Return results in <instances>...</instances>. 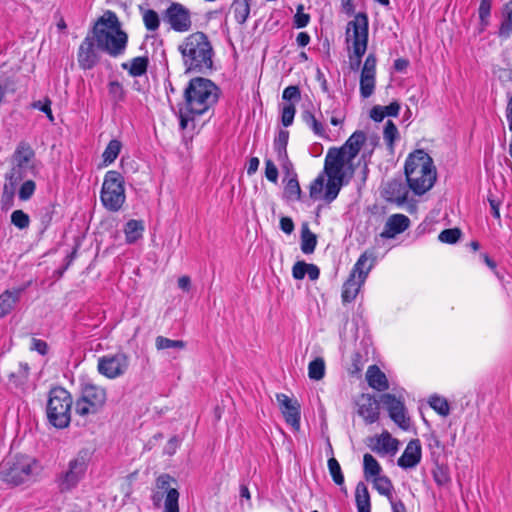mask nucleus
<instances>
[{
	"label": "nucleus",
	"instance_id": "nucleus-1",
	"mask_svg": "<svg viewBox=\"0 0 512 512\" xmlns=\"http://www.w3.org/2000/svg\"><path fill=\"white\" fill-rule=\"evenodd\" d=\"M353 159L338 148H330L325 157L324 171L310 185V197L327 203L335 200L346 176L354 173Z\"/></svg>",
	"mask_w": 512,
	"mask_h": 512
},
{
	"label": "nucleus",
	"instance_id": "nucleus-2",
	"mask_svg": "<svg viewBox=\"0 0 512 512\" xmlns=\"http://www.w3.org/2000/svg\"><path fill=\"white\" fill-rule=\"evenodd\" d=\"M218 92L217 86L209 79H191L185 89V102L179 108L180 128L186 129L194 116L207 112L217 102Z\"/></svg>",
	"mask_w": 512,
	"mask_h": 512
},
{
	"label": "nucleus",
	"instance_id": "nucleus-3",
	"mask_svg": "<svg viewBox=\"0 0 512 512\" xmlns=\"http://www.w3.org/2000/svg\"><path fill=\"white\" fill-rule=\"evenodd\" d=\"M93 36L97 48L111 57H119L125 53L128 35L115 12L106 10L95 22Z\"/></svg>",
	"mask_w": 512,
	"mask_h": 512
},
{
	"label": "nucleus",
	"instance_id": "nucleus-4",
	"mask_svg": "<svg viewBox=\"0 0 512 512\" xmlns=\"http://www.w3.org/2000/svg\"><path fill=\"white\" fill-rule=\"evenodd\" d=\"M178 51L188 70L204 72L213 66V47L204 32L197 31L186 36L179 43Z\"/></svg>",
	"mask_w": 512,
	"mask_h": 512
},
{
	"label": "nucleus",
	"instance_id": "nucleus-5",
	"mask_svg": "<svg viewBox=\"0 0 512 512\" xmlns=\"http://www.w3.org/2000/svg\"><path fill=\"white\" fill-rule=\"evenodd\" d=\"M405 175L410 189L417 195L430 190L436 181V168L424 150L410 153L405 162Z\"/></svg>",
	"mask_w": 512,
	"mask_h": 512
},
{
	"label": "nucleus",
	"instance_id": "nucleus-6",
	"mask_svg": "<svg viewBox=\"0 0 512 512\" xmlns=\"http://www.w3.org/2000/svg\"><path fill=\"white\" fill-rule=\"evenodd\" d=\"M41 471L40 463L26 455L10 456L0 463V479L13 486L27 482Z\"/></svg>",
	"mask_w": 512,
	"mask_h": 512
},
{
	"label": "nucleus",
	"instance_id": "nucleus-7",
	"mask_svg": "<svg viewBox=\"0 0 512 512\" xmlns=\"http://www.w3.org/2000/svg\"><path fill=\"white\" fill-rule=\"evenodd\" d=\"M91 452L88 449H81L71 458L66 467L56 474L54 482L61 494L73 491L84 479L89 463Z\"/></svg>",
	"mask_w": 512,
	"mask_h": 512
},
{
	"label": "nucleus",
	"instance_id": "nucleus-8",
	"mask_svg": "<svg viewBox=\"0 0 512 512\" xmlns=\"http://www.w3.org/2000/svg\"><path fill=\"white\" fill-rule=\"evenodd\" d=\"M73 399L71 394L62 387H54L49 392L47 417L56 428H66L71 421Z\"/></svg>",
	"mask_w": 512,
	"mask_h": 512
},
{
	"label": "nucleus",
	"instance_id": "nucleus-9",
	"mask_svg": "<svg viewBox=\"0 0 512 512\" xmlns=\"http://www.w3.org/2000/svg\"><path fill=\"white\" fill-rule=\"evenodd\" d=\"M376 258L373 252H364L360 255L357 262L353 266L348 279L342 287L343 302H351L358 295L361 287L365 283L369 272L375 265Z\"/></svg>",
	"mask_w": 512,
	"mask_h": 512
},
{
	"label": "nucleus",
	"instance_id": "nucleus-10",
	"mask_svg": "<svg viewBox=\"0 0 512 512\" xmlns=\"http://www.w3.org/2000/svg\"><path fill=\"white\" fill-rule=\"evenodd\" d=\"M102 205L111 212L119 211L126 200L124 178L118 171L106 172L100 192Z\"/></svg>",
	"mask_w": 512,
	"mask_h": 512
},
{
	"label": "nucleus",
	"instance_id": "nucleus-11",
	"mask_svg": "<svg viewBox=\"0 0 512 512\" xmlns=\"http://www.w3.org/2000/svg\"><path fill=\"white\" fill-rule=\"evenodd\" d=\"M176 480L169 474H161L156 478L155 487L152 491L151 501L156 508L163 503V512H179V491L172 484Z\"/></svg>",
	"mask_w": 512,
	"mask_h": 512
},
{
	"label": "nucleus",
	"instance_id": "nucleus-12",
	"mask_svg": "<svg viewBox=\"0 0 512 512\" xmlns=\"http://www.w3.org/2000/svg\"><path fill=\"white\" fill-rule=\"evenodd\" d=\"M107 400L106 390L93 383H85L81 395L75 402V413L81 417L98 413Z\"/></svg>",
	"mask_w": 512,
	"mask_h": 512
},
{
	"label": "nucleus",
	"instance_id": "nucleus-13",
	"mask_svg": "<svg viewBox=\"0 0 512 512\" xmlns=\"http://www.w3.org/2000/svg\"><path fill=\"white\" fill-rule=\"evenodd\" d=\"M368 17L365 13H358L347 24L345 41L348 52H354L357 56L365 54L368 45Z\"/></svg>",
	"mask_w": 512,
	"mask_h": 512
},
{
	"label": "nucleus",
	"instance_id": "nucleus-14",
	"mask_svg": "<svg viewBox=\"0 0 512 512\" xmlns=\"http://www.w3.org/2000/svg\"><path fill=\"white\" fill-rule=\"evenodd\" d=\"M162 19L168 28L177 33H186L192 29L191 10L179 2H172L163 12Z\"/></svg>",
	"mask_w": 512,
	"mask_h": 512
},
{
	"label": "nucleus",
	"instance_id": "nucleus-15",
	"mask_svg": "<svg viewBox=\"0 0 512 512\" xmlns=\"http://www.w3.org/2000/svg\"><path fill=\"white\" fill-rule=\"evenodd\" d=\"M129 365V356L119 351L115 354L100 357L98 359L97 369L101 375L109 379H116L127 372Z\"/></svg>",
	"mask_w": 512,
	"mask_h": 512
},
{
	"label": "nucleus",
	"instance_id": "nucleus-16",
	"mask_svg": "<svg viewBox=\"0 0 512 512\" xmlns=\"http://www.w3.org/2000/svg\"><path fill=\"white\" fill-rule=\"evenodd\" d=\"M34 151L28 144H20L14 153L15 167L10 176L11 181L22 179V171H34Z\"/></svg>",
	"mask_w": 512,
	"mask_h": 512
},
{
	"label": "nucleus",
	"instance_id": "nucleus-17",
	"mask_svg": "<svg viewBox=\"0 0 512 512\" xmlns=\"http://www.w3.org/2000/svg\"><path fill=\"white\" fill-rule=\"evenodd\" d=\"M376 56L369 54L365 61L360 74V95L363 98H369L375 90L376 86Z\"/></svg>",
	"mask_w": 512,
	"mask_h": 512
},
{
	"label": "nucleus",
	"instance_id": "nucleus-18",
	"mask_svg": "<svg viewBox=\"0 0 512 512\" xmlns=\"http://www.w3.org/2000/svg\"><path fill=\"white\" fill-rule=\"evenodd\" d=\"M381 402L386 407L390 418L402 429H407L410 425L409 418L406 416L404 402L394 394L386 393L381 396Z\"/></svg>",
	"mask_w": 512,
	"mask_h": 512
},
{
	"label": "nucleus",
	"instance_id": "nucleus-19",
	"mask_svg": "<svg viewBox=\"0 0 512 512\" xmlns=\"http://www.w3.org/2000/svg\"><path fill=\"white\" fill-rule=\"evenodd\" d=\"M280 410L287 424L295 431L300 429L301 406L297 400L291 399L283 393L276 394Z\"/></svg>",
	"mask_w": 512,
	"mask_h": 512
},
{
	"label": "nucleus",
	"instance_id": "nucleus-20",
	"mask_svg": "<svg viewBox=\"0 0 512 512\" xmlns=\"http://www.w3.org/2000/svg\"><path fill=\"white\" fill-rule=\"evenodd\" d=\"M358 415L367 424L375 423L379 419L380 407L376 398L370 394L362 393L356 400Z\"/></svg>",
	"mask_w": 512,
	"mask_h": 512
},
{
	"label": "nucleus",
	"instance_id": "nucleus-21",
	"mask_svg": "<svg viewBox=\"0 0 512 512\" xmlns=\"http://www.w3.org/2000/svg\"><path fill=\"white\" fill-rule=\"evenodd\" d=\"M94 36H87L79 46L77 60L80 68L84 70L92 69L99 62V54Z\"/></svg>",
	"mask_w": 512,
	"mask_h": 512
},
{
	"label": "nucleus",
	"instance_id": "nucleus-22",
	"mask_svg": "<svg viewBox=\"0 0 512 512\" xmlns=\"http://www.w3.org/2000/svg\"><path fill=\"white\" fill-rule=\"evenodd\" d=\"M289 140V132L280 130L274 139L273 148L276 154V160L280 164L284 173L292 172V162L288 158L287 144Z\"/></svg>",
	"mask_w": 512,
	"mask_h": 512
},
{
	"label": "nucleus",
	"instance_id": "nucleus-23",
	"mask_svg": "<svg viewBox=\"0 0 512 512\" xmlns=\"http://www.w3.org/2000/svg\"><path fill=\"white\" fill-rule=\"evenodd\" d=\"M422 458V448L419 439H412L408 442L404 452L398 458L397 464L403 469L416 467Z\"/></svg>",
	"mask_w": 512,
	"mask_h": 512
},
{
	"label": "nucleus",
	"instance_id": "nucleus-24",
	"mask_svg": "<svg viewBox=\"0 0 512 512\" xmlns=\"http://www.w3.org/2000/svg\"><path fill=\"white\" fill-rule=\"evenodd\" d=\"M409 226L410 219L406 215L393 214L387 219L380 236L384 239H392L407 230Z\"/></svg>",
	"mask_w": 512,
	"mask_h": 512
},
{
	"label": "nucleus",
	"instance_id": "nucleus-25",
	"mask_svg": "<svg viewBox=\"0 0 512 512\" xmlns=\"http://www.w3.org/2000/svg\"><path fill=\"white\" fill-rule=\"evenodd\" d=\"M370 448L375 453L381 455L393 454L398 449V440L393 438L388 432H383L371 440Z\"/></svg>",
	"mask_w": 512,
	"mask_h": 512
},
{
	"label": "nucleus",
	"instance_id": "nucleus-26",
	"mask_svg": "<svg viewBox=\"0 0 512 512\" xmlns=\"http://www.w3.org/2000/svg\"><path fill=\"white\" fill-rule=\"evenodd\" d=\"M366 380L369 386L377 391H385L389 388L388 379L380 368L376 365L368 367L366 372Z\"/></svg>",
	"mask_w": 512,
	"mask_h": 512
},
{
	"label": "nucleus",
	"instance_id": "nucleus-27",
	"mask_svg": "<svg viewBox=\"0 0 512 512\" xmlns=\"http://www.w3.org/2000/svg\"><path fill=\"white\" fill-rule=\"evenodd\" d=\"M366 139L365 133L362 131H355L345 142V144L338 148L344 154L352 158L353 160L358 155L362 145Z\"/></svg>",
	"mask_w": 512,
	"mask_h": 512
},
{
	"label": "nucleus",
	"instance_id": "nucleus-28",
	"mask_svg": "<svg viewBox=\"0 0 512 512\" xmlns=\"http://www.w3.org/2000/svg\"><path fill=\"white\" fill-rule=\"evenodd\" d=\"M24 289L23 287L6 290L0 295V318L7 316L12 311Z\"/></svg>",
	"mask_w": 512,
	"mask_h": 512
},
{
	"label": "nucleus",
	"instance_id": "nucleus-29",
	"mask_svg": "<svg viewBox=\"0 0 512 512\" xmlns=\"http://www.w3.org/2000/svg\"><path fill=\"white\" fill-rule=\"evenodd\" d=\"M285 174L288 179L284 187V197L288 201H299L301 199V188L294 168L292 167V172Z\"/></svg>",
	"mask_w": 512,
	"mask_h": 512
},
{
	"label": "nucleus",
	"instance_id": "nucleus-30",
	"mask_svg": "<svg viewBox=\"0 0 512 512\" xmlns=\"http://www.w3.org/2000/svg\"><path fill=\"white\" fill-rule=\"evenodd\" d=\"M385 195L387 200L397 203H403L407 199V189L399 181H391L385 188Z\"/></svg>",
	"mask_w": 512,
	"mask_h": 512
},
{
	"label": "nucleus",
	"instance_id": "nucleus-31",
	"mask_svg": "<svg viewBox=\"0 0 512 512\" xmlns=\"http://www.w3.org/2000/svg\"><path fill=\"white\" fill-rule=\"evenodd\" d=\"M149 60L145 56H138L122 64V68L133 77H139L146 73Z\"/></svg>",
	"mask_w": 512,
	"mask_h": 512
},
{
	"label": "nucleus",
	"instance_id": "nucleus-32",
	"mask_svg": "<svg viewBox=\"0 0 512 512\" xmlns=\"http://www.w3.org/2000/svg\"><path fill=\"white\" fill-rule=\"evenodd\" d=\"M355 502L358 512H371L370 494L363 482L356 485Z\"/></svg>",
	"mask_w": 512,
	"mask_h": 512
},
{
	"label": "nucleus",
	"instance_id": "nucleus-33",
	"mask_svg": "<svg viewBox=\"0 0 512 512\" xmlns=\"http://www.w3.org/2000/svg\"><path fill=\"white\" fill-rule=\"evenodd\" d=\"M373 488L380 494L387 497L388 501L394 499L393 490L394 486L392 481L386 475H379L370 480Z\"/></svg>",
	"mask_w": 512,
	"mask_h": 512
},
{
	"label": "nucleus",
	"instance_id": "nucleus-34",
	"mask_svg": "<svg viewBox=\"0 0 512 512\" xmlns=\"http://www.w3.org/2000/svg\"><path fill=\"white\" fill-rule=\"evenodd\" d=\"M382 467L377 461V459L369 454L366 453L363 456V474L364 478L367 481H370L372 478H375L379 475H381Z\"/></svg>",
	"mask_w": 512,
	"mask_h": 512
},
{
	"label": "nucleus",
	"instance_id": "nucleus-35",
	"mask_svg": "<svg viewBox=\"0 0 512 512\" xmlns=\"http://www.w3.org/2000/svg\"><path fill=\"white\" fill-rule=\"evenodd\" d=\"M144 225L139 220H129L124 228L126 242L129 244L135 243L143 235Z\"/></svg>",
	"mask_w": 512,
	"mask_h": 512
},
{
	"label": "nucleus",
	"instance_id": "nucleus-36",
	"mask_svg": "<svg viewBox=\"0 0 512 512\" xmlns=\"http://www.w3.org/2000/svg\"><path fill=\"white\" fill-rule=\"evenodd\" d=\"M231 13L236 22L245 23L250 14L249 0H234L231 5Z\"/></svg>",
	"mask_w": 512,
	"mask_h": 512
},
{
	"label": "nucleus",
	"instance_id": "nucleus-37",
	"mask_svg": "<svg viewBox=\"0 0 512 512\" xmlns=\"http://www.w3.org/2000/svg\"><path fill=\"white\" fill-rule=\"evenodd\" d=\"M512 34V1H509L503 8V20L499 28V36L508 39Z\"/></svg>",
	"mask_w": 512,
	"mask_h": 512
},
{
	"label": "nucleus",
	"instance_id": "nucleus-38",
	"mask_svg": "<svg viewBox=\"0 0 512 512\" xmlns=\"http://www.w3.org/2000/svg\"><path fill=\"white\" fill-rule=\"evenodd\" d=\"M328 469L329 473L334 481V483L338 486H340V489L342 492L347 494V489L344 485V475L342 473L341 467L339 462L336 460V458L331 457L328 460Z\"/></svg>",
	"mask_w": 512,
	"mask_h": 512
},
{
	"label": "nucleus",
	"instance_id": "nucleus-39",
	"mask_svg": "<svg viewBox=\"0 0 512 512\" xmlns=\"http://www.w3.org/2000/svg\"><path fill=\"white\" fill-rule=\"evenodd\" d=\"M302 119L316 136L321 138L326 137L324 125L320 121H318L310 111H304L302 113Z\"/></svg>",
	"mask_w": 512,
	"mask_h": 512
},
{
	"label": "nucleus",
	"instance_id": "nucleus-40",
	"mask_svg": "<svg viewBox=\"0 0 512 512\" xmlns=\"http://www.w3.org/2000/svg\"><path fill=\"white\" fill-rule=\"evenodd\" d=\"M317 244V239L307 226L302 228L301 232V250L304 254H311L314 252Z\"/></svg>",
	"mask_w": 512,
	"mask_h": 512
},
{
	"label": "nucleus",
	"instance_id": "nucleus-41",
	"mask_svg": "<svg viewBox=\"0 0 512 512\" xmlns=\"http://www.w3.org/2000/svg\"><path fill=\"white\" fill-rule=\"evenodd\" d=\"M121 148L122 145L120 141L116 139L111 140L102 154L103 164L107 166L113 163L118 157Z\"/></svg>",
	"mask_w": 512,
	"mask_h": 512
},
{
	"label": "nucleus",
	"instance_id": "nucleus-42",
	"mask_svg": "<svg viewBox=\"0 0 512 512\" xmlns=\"http://www.w3.org/2000/svg\"><path fill=\"white\" fill-rule=\"evenodd\" d=\"M325 375V362L323 358H316L309 363L308 376L312 380L319 381Z\"/></svg>",
	"mask_w": 512,
	"mask_h": 512
},
{
	"label": "nucleus",
	"instance_id": "nucleus-43",
	"mask_svg": "<svg viewBox=\"0 0 512 512\" xmlns=\"http://www.w3.org/2000/svg\"><path fill=\"white\" fill-rule=\"evenodd\" d=\"M142 20L148 31H156L160 26V17L153 9H146L142 12Z\"/></svg>",
	"mask_w": 512,
	"mask_h": 512
},
{
	"label": "nucleus",
	"instance_id": "nucleus-44",
	"mask_svg": "<svg viewBox=\"0 0 512 512\" xmlns=\"http://www.w3.org/2000/svg\"><path fill=\"white\" fill-rule=\"evenodd\" d=\"M430 407L435 410L441 416H448L450 413V406L448 401L441 396H431L429 399Z\"/></svg>",
	"mask_w": 512,
	"mask_h": 512
},
{
	"label": "nucleus",
	"instance_id": "nucleus-45",
	"mask_svg": "<svg viewBox=\"0 0 512 512\" xmlns=\"http://www.w3.org/2000/svg\"><path fill=\"white\" fill-rule=\"evenodd\" d=\"M155 346L158 350L165 349H179L185 348L186 343L182 340H172L163 336H158L155 339Z\"/></svg>",
	"mask_w": 512,
	"mask_h": 512
},
{
	"label": "nucleus",
	"instance_id": "nucleus-46",
	"mask_svg": "<svg viewBox=\"0 0 512 512\" xmlns=\"http://www.w3.org/2000/svg\"><path fill=\"white\" fill-rule=\"evenodd\" d=\"M108 94L111 101L117 105L125 98V91L121 83L118 81H110L108 84Z\"/></svg>",
	"mask_w": 512,
	"mask_h": 512
},
{
	"label": "nucleus",
	"instance_id": "nucleus-47",
	"mask_svg": "<svg viewBox=\"0 0 512 512\" xmlns=\"http://www.w3.org/2000/svg\"><path fill=\"white\" fill-rule=\"evenodd\" d=\"M491 3H492V0H481L480 1V5H479V9H478L480 25H481L480 32L484 31V29L489 24V18H490V13H491Z\"/></svg>",
	"mask_w": 512,
	"mask_h": 512
},
{
	"label": "nucleus",
	"instance_id": "nucleus-48",
	"mask_svg": "<svg viewBox=\"0 0 512 512\" xmlns=\"http://www.w3.org/2000/svg\"><path fill=\"white\" fill-rule=\"evenodd\" d=\"M29 374V367L26 363H19L16 371L9 374V379L15 385H22L27 380Z\"/></svg>",
	"mask_w": 512,
	"mask_h": 512
},
{
	"label": "nucleus",
	"instance_id": "nucleus-49",
	"mask_svg": "<svg viewBox=\"0 0 512 512\" xmlns=\"http://www.w3.org/2000/svg\"><path fill=\"white\" fill-rule=\"evenodd\" d=\"M366 362L367 358L364 355H362L360 352H354L351 355V365L348 368L349 373L352 375L359 374Z\"/></svg>",
	"mask_w": 512,
	"mask_h": 512
},
{
	"label": "nucleus",
	"instance_id": "nucleus-50",
	"mask_svg": "<svg viewBox=\"0 0 512 512\" xmlns=\"http://www.w3.org/2000/svg\"><path fill=\"white\" fill-rule=\"evenodd\" d=\"M461 230L458 228L445 229L438 235V240L446 244H455L461 237Z\"/></svg>",
	"mask_w": 512,
	"mask_h": 512
},
{
	"label": "nucleus",
	"instance_id": "nucleus-51",
	"mask_svg": "<svg viewBox=\"0 0 512 512\" xmlns=\"http://www.w3.org/2000/svg\"><path fill=\"white\" fill-rule=\"evenodd\" d=\"M296 108L293 103L284 104L281 111V122L283 126L289 127L294 121Z\"/></svg>",
	"mask_w": 512,
	"mask_h": 512
},
{
	"label": "nucleus",
	"instance_id": "nucleus-52",
	"mask_svg": "<svg viewBox=\"0 0 512 512\" xmlns=\"http://www.w3.org/2000/svg\"><path fill=\"white\" fill-rule=\"evenodd\" d=\"M11 222L17 228L25 229L30 224V218L28 214H26L22 210H15L11 214Z\"/></svg>",
	"mask_w": 512,
	"mask_h": 512
},
{
	"label": "nucleus",
	"instance_id": "nucleus-53",
	"mask_svg": "<svg viewBox=\"0 0 512 512\" xmlns=\"http://www.w3.org/2000/svg\"><path fill=\"white\" fill-rule=\"evenodd\" d=\"M398 137V129L396 125L391 121L388 120L385 124L384 132H383V138L385 142L392 147L395 139Z\"/></svg>",
	"mask_w": 512,
	"mask_h": 512
},
{
	"label": "nucleus",
	"instance_id": "nucleus-54",
	"mask_svg": "<svg viewBox=\"0 0 512 512\" xmlns=\"http://www.w3.org/2000/svg\"><path fill=\"white\" fill-rule=\"evenodd\" d=\"M35 188H36V185H35L34 181L27 180V181L23 182L19 189V193H18L19 198L23 201L30 199L31 196L35 192Z\"/></svg>",
	"mask_w": 512,
	"mask_h": 512
},
{
	"label": "nucleus",
	"instance_id": "nucleus-55",
	"mask_svg": "<svg viewBox=\"0 0 512 512\" xmlns=\"http://www.w3.org/2000/svg\"><path fill=\"white\" fill-rule=\"evenodd\" d=\"M32 107L34 109H38L46 114L48 119L53 122L54 116L51 110V100L49 98H45L44 100L35 101L32 103Z\"/></svg>",
	"mask_w": 512,
	"mask_h": 512
},
{
	"label": "nucleus",
	"instance_id": "nucleus-56",
	"mask_svg": "<svg viewBox=\"0 0 512 512\" xmlns=\"http://www.w3.org/2000/svg\"><path fill=\"white\" fill-rule=\"evenodd\" d=\"M300 90L297 86L291 85L284 89L282 98L295 105L300 100Z\"/></svg>",
	"mask_w": 512,
	"mask_h": 512
},
{
	"label": "nucleus",
	"instance_id": "nucleus-57",
	"mask_svg": "<svg viewBox=\"0 0 512 512\" xmlns=\"http://www.w3.org/2000/svg\"><path fill=\"white\" fill-rule=\"evenodd\" d=\"M265 177L272 183L278 180V169L271 159L265 160Z\"/></svg>",
	"mask_w": 512,
	"mask_h": 512
},
{
	"label": "nucleus",
	"instance_id": "nucleus-58",
	"mask_svg": "<svg viewBox=\"0 0 512 512\" xmlns=\"http://www.w3.org/2000/svg\"><path fill=\"white\" fill-rule=\"evenodd\" d=\"M310 16L303 12V6H299L294 16V24L297 28L306 27L309 23Z\"/></svg>",
	"mask_w": 512,
	"mask_h": 512
},
{
	"label": "nucleus",
	"instance_id": "nucleus-59",
	"mask_svg": "<svg viewBox=\"0 0 512 512\" xmlns=\"http://www.w3.org/2000/svg\"><path fill=\"white\" fill-rule=\"evenodd\" d=\"M433 478L438 485H446L450 481V476L447 470L443 467H438L433 471Z\"/></svg>",
	"mask_w": 512,
	"mask_h": 512
},
{
	"label": "nucleus",
	"instance_id": "nucleus-60",
	"mask_svg": "<svg viewBox=\"0 0 512 512\" xmlns=\"http://www.w3.org/2000/svg\"><path fill=\"white\" fill-rule=\"evenodd\" d=\"M307 265L308 263H305L303 261L296 262L292 268L293 277L297 280L303 279L307 273Z\"/></svg>",
	"mask_w": 512,
	"mask_h": 512
},
{
	"label": "nucleus",
	"instance_id": "nucleus-61",
	"mask_svg": "<svg viewBox=\"0 0 512 512\" xmlns=\"http://www.w3.org/2000/svg\"><path fill=\"white\" fill-rule=\"evenodd\" d=\"M326 114H330V123L334 126L342 125L345 120L344 113L338 108L326 111Z\"/></svg>",
	"mask_w": 512,
	"mask_h": 512
},
{
	"label": "nucleus",
	"instance_id": "nucleus-62",
	"mask_svg": "<svg viewBox=\"0 0 512 512\" xmlns=\"http://www.w3.org/2000/svg\"><path fill=\"white\" fill-rule=\"evenodd\" d=\"M364 56V54H359L358 56L354 54V52H348V58H349V67L352 71H357L360 68L361 65V59Z\"/></svg>",
	"mask_w": 512,
	"mask_h": 512
},
{
	"label": "nucleus",
	"instance_id": "nucleus-63",
	"mask_svg": "<svg viewBox=\"0 0 512 512\" xmlns=\"http://www.w3.org/2000/svg\"><path fill=\"white\" fill-rule=\"evenodd\" d=\"M280 229L286 233L291 234L294 231V223L290 217H281L280 219Z\"/></svg>",
	"mask_w": 512,
	"mask_h": 512
},
{
	"label": "nucleus",
	"instance_id": "nucleus-64",
	"mask_svg": "<svg viewBox=\"0 0 512 512\" xmlns=\"http://www.w3.org/2000/svg\"><path fill=\"white\" fill-rule=\"evenodd\" d=\"M32 349L37 351L41 355H45L48 351L47 343L43 340L33 338Z\"/></svg>",
	"mask_w": 512,
	"mask_h": 512
}]
</instances>
